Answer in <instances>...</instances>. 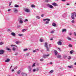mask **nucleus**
I'll return each mask as SVG.
<instances>
[{
    "label": "nucleus",
    "mask_w": 76,
    "mask_h": 76,
    "mask_svg": "<svg viewBox=\"0 0 76 76\" xmlns=\"http://www.w3.org/2000/svg\"><path fill=\"white\" fill-rule=\"evenodd\" d=\"M18 20L19 23L20 24H22L23 23V19L21 17H20L18 18Z\"/></svg>",
    "instance_id": "1"
},
{
    "label": "nucleus",
    "mask_w": 76,
    "mask_h": 76,
    "mask_svg": "<svg viewBox=\"0 0 76 76\" xmlns=\"http://www.w3.org/2000/svg\"><path fill=\"white\" fill-rule=\"evenodd\" d=\"M43 20L44 21H45L46 20H47V21H46V22L45 23V24H48L49 23V21H50V19L49 18H46L45 19H44Z\"/></svg>",
    "instance_id": "2"
},
{
    "label": "nucleus",
    "mask_w": 76,
    "mask_h": 76,
    "mask_svg": "<svg viewBox=\"0 0 76 76\" xmlns=\"http://www.w3.org/2000/svg\"><path fill=\"white\" fill-rule=\"evenodd\" d=\"M45 47L46 48V50L48 51H49V48H48V45H47V42H45Z\"/></svg>",
    "instance_id": "3"
},
{
    "label": "nucleus",
    "mask_w": 76,
    "mask_h": 76,
    "mask_svg": "<svg viewBox=\"0 0 76 76\" xmlns=\"http://www.w3.org/2000/svg\"><path fill=\"white\" fill-rule=\"evenodd\" d=\"M76 13V12H73L71 14L72 15L71 16V19H73V20H75V17H74V15H75V14Z\"/></svg>",
    "instance_id": "4"
},
{
    "label": "nucleus",
    "mask_w": 76,
    "mask_h": 76,
    "mask_svg": "<svg viewBox=\"0 0 76 76\" xmlns=\"http://www.w3.org/2000/svg\"><path fill=\"white\" fill-rule=\"evenodd\" d=\"M4 52H5V51L3 50H0V54L1 55L3 54L4 53Z\"/></svg>",
    "instance_id": "5"
},
{
    "label": "nucleus",
    "mask_w": 76,
    "mask_h": 76,
    "mask_svg": "<svg viewBox=\"0 0 76 76\" xmlns=\"http://www.w3.org/2000/svg\"><path fill=\"white\" fill-rule=\"evenodd\" d=\"M14 12L15 13H18V9L15 8L13 10Z\"/></svg>",
    "instance_id": "6"
},
{
    "label": "nucleus",
    "mask_w": 76,
    "mask_h": 76,
    "mask_svg": "<svg viewBox=\"0 0 76 76\" xmlns=\"http://www.w3.org/2000/svg\"><path fill=\"white\" fill-rule=\"evenodd\" d=\"M47 6L48 7H50V8L51 9H53V6L50 4H48L47 5Z\"/></svg>",
    "instance_id": "7"
},
{
    "label": "nucleus",
    "mask_w": 76,
    "mask_h": 76,
    "mask_svg": "<svg viewBox=\"0 0 76 76\" xmlns=\"http://www.w3.org/2000/svg\"><path fill=\"white\" fill-rule=\"evenodd\" d=\"M50 56V54H48V55H44L43 56V58H47V57H48V56Z\"/></svg>",
    "instance_id": "8"
},
{
    "label": "nucleus",
    "mask_w": 76,
    "mask_h": 76,
    "mask_svg": "<svg viewBox=\"0 0 76 76\" xmlns=\"http://www.w3.org/2000/svg\"><path fill=\"white\" fill-rule=\"evenodd\" d=\"M52 5H53V6H58V4H57L56 3H55V2H54L52 4Z\"/></svg>",
    "instance_id": "9"
},
{
    "label": "nucleus",
    "mask_w": 76,
    "mask_h": 76,
    "mask_svg": "<svg viewBox=\"0 0 76 76\" xmlns=\"http://www.w3.org/2000/svg\"><path fill=\"white\" fill-rule=\"evenodd\" d=\"M21 75L23 76H27V74L25 72H22L21 74Z\"/></svg>",
    "instance_id": "10"
},
{
    "label": "nucleus",
    "mask_w": 76,
    "mask_h": 76,
    "mask_svg": "<svg viewBox=\"0 0 76 76\" xmlns=\"http://www.w3.org/2000/svg\"><path fill=\"white\" fill-rule=\"evenodd\" d=\"M11 35H12V36H13V37H15V36H16V34L13 32L11 33Z\"/></svg>",
    "instance_id": "11"
},
{
    "label": "nucleus",
    "mask_w": 76,
    "mask_h": 76,
    "mask_svg": "<svg viewBox=\"0 0 76 76\" xmlns=\"http://www.w3.org/2000/svg\"><path fill=\"white\" fill-rule=\"evenodd\" d=\"M25 11L26 12H27V13L28 12H30V10H29V9H26L25 10Z\"/></svg>",
    "instance_id": "12"
},
{
    "label": "nucleus",
    "mask_w": 76,
    "mask_h": 76,
    "mask_svg": "<svg viewBox=\"0 0 76 76\" xmlns=\"http://www.w3.org/2000/svg\"><path fill=\"white\" fill-rule=\"evenodd\" d=\"M57 44L58 45H62V43L60 41H59V42H58Z\"/></svg>",
    "instance_id": "13"
},
{
    "label": "nucleus",
    "mask_w": 76,
    "mask_h": 76,
    "mask_svg": "<svg viewBox=\"0 0 76 76\" xmlns=\"http://www.w3.org/2000/svg\"><path fill=\"white\" fill-rule=\"evenodd\" d=\"M28 68L29 70V72H31V66H28Z\"/></svg>",
    "instance_id": "14"
},
{
    "label": "nucleus",
    "mask_w": 76,
    "mask_h": 76,
    "mask_svg": "<svg viewBox=\"0 0 76 76\" xmlns=\"http://www.w3.org/2000/svg\"><path fill=\"white\" fill-rule=\"evenodd\" d=\"M54 52L55 56H57V53H58V52H57V50H54Z\"/></svg>",
    "instance_id": "15"
},
{
    "label": "nucleus",
    "mask_w": 76,
    "mask_h": 76,
    "mask_svg": "<svg viewBox=\"0 0 76 76\" xmlns=\"http://www.w3.org/2000/svg\"><path fill=\"white\" fill-rule=\"evenodd\" d=\"M5 62H9L10 61V59L7 58L5 61Z\"/></svg>",
    "instance_id": "16"
},
{
    "label": "nucleus",
    "mask_w": 76,
    "mask_h": 76,
    "mask_svg": "<svg viewBox=\"0 0 76 76\" xmlns=\"http://www.w3.org/2000/svg\"><path fill=\"white\" fill-rule=\"evenodd\" d=\"M57 57L58 58H61V55H58L57 56Z\"/></svg>",
    "instance_id": "17"
},
{
    "label": "nucleus",
    "mask_w": 76,
    "mask_h": 76,
    "mask_svg": "<svg viewBox=\"0 0 76 76\" xmlns=\"http://www.w3.org/2000/svg\"><path fill=\"white\" fill-rule=\"evenodd\" d=\"M68 67H69L70 69H71L72 68H73V66L71 65V66H68Z\"/></svg>",
    "instance_id": "18"
},
{
    "label": "nucleus",
    "mask_w": 76,
    "mask_h": 76,
    "mask_svg": "<svg viewBox=\"0 0 76 76\" xmlns=\"http://www.w3.org/2000/svg\"><path fill=\"white\" fill-rule=\"evenodd\" d=\"M16 48L15 47H13L12 48V50L13 51H16Z\"/></svg>",
    "instance_id": "19"
},
{
    "label": "nucleus",
    "mask_w": 76,
    "mask_h": 76,
    "mask_svg": "<svg viewBox=\"0 0 76 76\" xmlns=\"http://www.w3.org/2000/svg\"><path fill=\"white\" fill-rule=\"evenodd\" d=\"M52 25L53 26L55 27L56 26V24L55 23H53Z\"/></svg>",
    "instance_id": "20"
},
{
    "label": "nucleus",
    "mask_w": 76,
    "mask_h": 76,
    "mask_svg": "<svg viewBox=\"0 0 76 76\" xmlns=\"http://www.w3.org/2000/svg\"><path fill=\"white\" fill-rule=\"evenodd\" d=\"M14 7H19V6L18 5V4H15L14 6Z\"/></svg>",
    "instance_id": "21"
},
{
    "label": "nucleus",
    "mask_w": 76,
    "mask_h": 76,
    "mask_svg": "<svg viewBox=\"0 0 76 76\" xmlns=\"http://www.w3.org/2000/svg\"><path fill=\"white\" fill-rule=\"evenodd\" d=\"M26 31V29H24L22 30V32H25Z\"/></svg>",
    "instance_id": "22"
},
{
    "label": "nucleus",
    "mask_w": 76,
    "mask_h": 76,
    "mask_svg": "<svg viewBox=\"0 0 76 76\" xmlns=\"http://www.w3.org/2000/svg\"><path fill=\"white\" fill-rule=\"evenodd\" d=\"M66 29H62V32H66Z\"/></svg>",
    "instance_id": "23"
},
{
    "label": "nucleus",
    "mask_w": 76,
    "mask_h": 76,
    "mask_svg": "<svg viewBox=\"0 0 76 76\" xmlns=\"http://www.w3.org/2000/svg\"><path fill=\"white\" fill-rule=\"evenodd\" d=\"M6 50H8V51H11V49L8 48H6Z\"/></svg>",
    "instance_id": "24"
},
{
    "label": "nucleus",
    "mask_w": 76,
    "mask_h": 76,
    "mask_svg": "<svg viewBox=\"0 0 76 76\" xmlns=\"http://www.w3.org/2000/svg\"><path fill=\"white\" fill-rule=\"evenodd\" d=\"M39 41L40 42H44V40L42 39H39Z\"/></svg>",
    "instance_id": "25"
},
{
    "label": "nucleus",
    "mask_w": 76,
    "mask_h": 76,
    "mask_svg": "<svg viewBox=\"0 0 76 76\" xmlns=\"http://www.w3.org/2000/svg\"><path fill=\"white\" fill-rule=\"evenodd\" d=\"M67 38L68 40H69V41H71L72 40V39L70 38V37H67Z\"/></svg>",
    "instance_id": "26"
},
{
    "label": "nucleus",
    "mask_w": 76,
    "mask_h": 76,
    "mask_svg": "<svg viewBox=\"0 0 76 76\" xmlns=\"http://www.w3.org/2000/svg\"><path fill=\"white\" fill-rule=\"evenodd\" d=\"M4 43H3V42H0V45H3Z\"/></svg>",
    "instance_id": "27"
},
{
    "label": "nucleus",
    "mask_w": 76,
    "mask_h": 76,
    "mask_svg": "<svg viewBox=\"0 0 76 76\" xmlns=\"http://www.w3.org/2000/svg\"><path fill=\"white\" fill-rule=\"evenodd\" d=\"M31 7L32 8L35 7V6L34 5V4H32L31 5Z\"/></svg>",
    "instance_id": "28"
},
{
    "label": "nucleus",
    "mask_w": 76,
    "mask_h": 76,
    "mask_svg": "<svg viewBox=\"0 0 76 76\" xmlns=\"http://www.w3.org/2000/svg\"><path fill=\"white\" fill-rule=\"evenodd\" d=\"M20 72H21V71L20 70H19L17 72V73L18 74H20Z\"/></svg>",
    "instance_id": "29"
},
{
    "label": "nucleus",
    "mask_w": 76,
    "mask_h": 76,
    "mask_svg": "<svg viewBox=\"0 0 76 76\" xmlns=\"http://www.w3.org/2000/svg\"><path fill=\"white\" fill-rule=\"evenodd\" d=\"M28 20H27V19H26L25 20L23 21V22H28Z\"/></svg>",
    "instance_id": "30"
},
{
    "label": "nucleus",
    "mask_w": 76,
    "mask_h": 76,
    "mask_svg": "<svg viewBox=\"0 0 76 76\" xmlns=\"http://www.w3.org/2000/svg\"><path fill=\"white\" fill-rule=\"evenodd\" d=\"M51 34H54V31L52 30L50 32Z\"/></svg>",
    "instance_id": "31"
},
{
    "label": "nucleus",
    "mask_w": 76,
    "mask_h": 76,
    "mask_svg": "<svg viewBox=\"0 0 76 76\" xmlns=\"http://www.w3.org/2000/svg\"><path fill=\"white\" fill-rule=\"evenodd\" d=\"M18 36H19L20 37H22V36H23V34H18Z\"/></svg>",
    "instance_id": "32"
},
{
    "label": "nucleus",
    "mask_w": 76,
    "mask_h": 76,
    "mask_svg": "<svg viewBox=\"0 0 76 76\" xmlns=\"http://www.w3.org/2000/svg\"><path fill=\"white\" fill-rule=\"evenodd\" d=\"M53 72H54V70H51L50 72H49L50 73H52Z\"/></svg>",
    "instance_id": "33"
},
{
    "label": "nucleus",
    "mask_w": 76,
    "mask_h": 76,
    "mask_svg": "<svg viewBox=\"0 0 76 76\" xmlns=\"http://www.w3.org/2000/svg\"><path fill=\"white\" fill-rule=\"evenodd\" d=\"M35 63L33 64L32 65V67H35Z\"/></svg>",
    "instance_id": "34"
},
{
    "label": "nucleus",
    "mask_w": 76,
    "mask_h": 76,
    "mask_svg": "<svg viewBox=\"0 0 76 76\" xmlns=\"http://www.w3.org/2000/svg\"><path fill=\"white\" fill-rule=\"evenodd\" d=\"M28 50V49L26 48V49H23V51H26Z\"/></svg>",
    "instance_id": "35"
},
{
    "label": "nucleus",
    "mask_w": 76,
    "mask_h": 76,
    "mask_svg": "<svg viewBox=\"0 0 76 76\" xmlns=\"http://www.w3.org/2000/svg\"><path fill=\"white\" fill-rule=\"evenodd\" d=\"M36 69H33V72H36Z\"/></svg>",
    "instance_id": "36"
},
{
    "label": "nucleus",
    "mask_w": 76,
    "mask_h": 76,
    "mask_svg": "<svg viewBox=\"0 0 76 76\" xmlns=\"http://www.w3.org/2000/svg\"><path fill=\"white\" fill-rule=\"evenodd\" d=\"M73 52H74V51L73 50H71L70 51V54H73Z\"/></svg>",
    "instance_id": "37"
},
{
    "label": "nucleus",
    "mask_w": 76,
    "mask_h": 76,
    "mask_svg": "<svg viewBox=\"0 0 76 76\" xmlns=\"http://www.w3.org/2000/svg\"><path fill=\"white\" fill-rule=\"evenodd\" d=\"M36 18H37V19H39L41 18H40V17L38 16H37L36 17Z\"/></svg>",
    "instance_id": "38"
},
{
    "label": "nucleus",
    "mask_w": 76,
    "mask_h": 76,
    "mask_svg": "<svg viewBox=\"0 0 76 76\" xmlns=\"http://www.w3.org/2000/svg\"><path fill=\"white\" fill-rule=\"evenodd\" d=\"M11 47H17L16 46H15V45H11Z\"/></svg>",
    "instance_id": "39"
},
{
    "label": "nucleus",
    "mask_w": 76,
    "mask_h": 76,
    "mask_svg": "<svg viewBox=\"0 0 76 76\" xmlns=\"http://www.w3.org/2000/svg\"><path fill=\"white\" fill-rule=\"evenodd\" d=\"M72 58V57H71V56H69L68 58V60H70Z\"/></svg>",
    "instance_id": "40"
},
{
    "label": "nucleus",
    "mask_w": 76,
    "mask_h": 76,
    "mask_svg": "<svg viewBox=\"0 0 76 76\" xmlns=\"http://www.w3.org/2000/svg\"><path fill=\"white\" fill-rule=\"evenodd\" d=\"M7 31H8V32H12V30H10V29H8L7 30Z\"/></svg>",
    "instance_id": "41"
},
{
    "label": "nucleus",
    "mask_w": 76,
    "mask_h": 76,
    "mask_svg": "<svg viewBox=\"0 0 76 76\" xmlns=\"http://www.w3.org/2000/svg\"><path fill=\"white\" fill-rule=\"evenodd\" d=\"M69 47H72V45L71 44H69Z\"/></svg>",
    "instance_id": "42"
},
{
    "label": "nucleus",
    "mask_w": 76,
    "mask_h": 76,
    "mask_svg": "<svg viewBox=\"0 0 76 76\" xmlns=\"http://www.w3.org/2000/svg\"><path fill=\"white\" fill-rule=\"evenodd\" d=\"M71 22L73 23H75V21H74V20H72V21Z\"/></svg>",
    "instance_id": "43"
},
{
    "label": "nucleus",
    "mask_w": 76,
    "mask_h": 76,
    "mask_svg": "<svg viewBox=\"0 0 76 76\" xmlns=\"http://www.w3.org/2000/svg\"><path fill=\"white\" fill-rule=\"evenodd\" d=\"M40 60L41 61H44V60L43 58H42V59H40Z\"/></svg>",
    "instance_id": "44"
},
{
    "label": "nucleus",
    "mask_w": 76,
    "mask_h": 76,
    "mask_svg": "<svg viewBox=\"0 0 76 76\" xmlns=\"http://www.w3.org/2000/svg\"><path fill=\"white\" fill-rule=\"evenodd\" d=\"M18 68V66H15V67L14 68V69H15V70H16L17 68Z\"/></svg>",
    "instance_id": "45"
},
{
    "label": "nucleus",
    "mask_w": 76,
    "mask_h": 76,
    "mask_svg": "<svg viewBox=\"0 0 76 76\" xmlns=\"http://www.w3.org/2000/svg\"><path fill=\"white\" fill-rule=\"evenodd\" d=\"M12 1L10 2V3H9V6H10V5H11V4H12Z\"/></svg>",
    "instance_id": "46"
},
{
    "label": "nucleus",
    "mask_w": 76,
    "mask_h": 76,
    "mask_svg": "<svg viewBox=\"0 0 76 76\" xmlns=\"http://www.w3.org/2000/svg\"><path fill=\"white\" fill-rule=\"evenodd\" d=\"M15 43L16 44H18L19 43V42H18V41H16V42H15Z\"/></svg>",
    "instance_id": "47"
},
{
    "label": "nucleus",
    "mask_w": 76,
    "mask_h": 76,
    "mask_svg": "<svg viewBox=\"0 0 76 76\" xmlns=\"http://www.w3.org/2000/svg\"><path fill=\"white\" fill-rule=\"evenodd\" d=\"M33 53H36L37 52V51L36 50H34L33 51Z\"/></svg>",
    "instance_id": "48"
},
{
    "label": "nucleus",
    "mask_w": 76,
    "mask_h": 76,
    "mask_svg": "<svg viewBox=\"0 0 76 76\" xmlns=\"http://www.w3.org/2000/svg\"><path fill=\"white\" fill-rule=\"evenodd\" d=\"M45 2H48V0H45Z\"/></svg>",
    "instance_id": "49"
},
{
    "label": "nucleus",
    "mask_w": 76,
    "mask_h": 76,
    "mask_svg": "<svg viewBox=\"0 0 76 76\" xmlns=\"http://www.w3.org/2000/svg\"><path fill=\"white\" fill-rule=\"evenodd\" d=\"M74 35H75V36H76V32H74Z\"/></svg>",
    "instance_id": "50"
},
{
    "label": "nucleus",
    "mask_w": 76,
    "mask_h": 76,
    "mask_svg": "<svg viewBox=\"0 0 76 76\" xmlns=\"http://www.w3.org/2000/svg\"><path fill=\"white\" fill-rule=\"evenodd\" d=\"M41 17H44V15L42 14L41 15Z\"/></svg>",
    "instance_id": "51"
},
{
    "label": "nucleus",
    "mask_w": 76,
    "mask_h": 76,
    "mask_svg": "<svg viewBox=\"0 0 76 76\" xmlns=\"http://www.w3.org/2000/svg\"><path fill=\"white\" fill-rule=\"evenodd\" d=\"M18 53H16L15 54V55L16 56H17V55H18Z\"/></svg>",
    "instance_id": "52"
},
{
    "label": "nucleus",
    "mask_w": 76,
    "mask_h": 76,
    "mask_svg": "<svg viewBox=\"0 0 76 76\" xmlns=\"http://www.w3.org/2000/svg\"><path fill=\"white\" fill-rule=\"evenodd\" d=\"M17 27H18V28H20V27H21V26H17Z\"/></svg>",
    "instance_id": "53"
},
{
    "label": "nucleus",
    "mask_w": 76,
    "mask_h": 76,
    "mask_svg": "<svg viewBox=\"0 0 76 76\" xmlns=\"http://www.w3.org/2000/svg\"><path fill=\"white\" fill-rule=\"evenodd\" d=\"M12 72H14V69H12Z\"/></svg>",
    "instance_id": "54"
},
{
    "label": "nucleus",
    "mask_w": 76,
    "mask_h": 76,
    "mask_svg": "<svg viewBox=\"0 0 76 76\" xmlns=\"http://www.w3.org/2000/svg\"><path fill=\"white\" fill-rule=\"evenodd\" d=\"M29 56V54L27 53L26 55V56Z\"/></svg>",
    "instance_id": "55"
},
{
    "label": "nucleus",
    "mask_w": 76,
    "mask_h": 76,
    "mask_svg": "<svg viewBox=\"0 0 76 76\" xmlns=\"http://www.w3.org/2000/svg\"><path fill=\"white\" fill-rule=\"evenodd\" d=\"M66 5H70V4H69V3H67V4H66Z\"/></svg>",
    "instance_id": "56"
},
{
    "label": "nucleus",
    "mask_w": 76,
    "mask_h": 76,
    "mask_svg": "<svg viewBox=\"0 0 76 76\" xmlns=\"http://www.w3.org/2000/svg\"><path fill=\"white\" fill-rule=\"evenodd\" d=\"M64 58H66V57H67V56H65L64 55Z\"/></svg>",
    "instance_id": "57"
},
{
    "label": "nucleus",
    "mask_w": 76,
    "mask_h": 76,
    "mask_svg": "<svg viewBox=\"0 0 76 76\" xmlns=\"http://www.w3.org/2000/svg\"><path fill=\"white\" fill-rule=\"evenodd\" d=\"M10 10H11L10 9H9V10H8V12H10Z\"/></svg>",
    "instance_id": "58"
},
{
    "label": "nucleus",
    "mask_w": 76,
    "mask_h": 76,
    "mask_svg": "<svg viewBox=\"0 0 76 76\" xmlns=\"http://www.w3.org/2000/svg\"><path fill=\"white\" fill-rule=\"evenodd\" d=\"M62 1H66V0H62Z\"/></svg>",
    "instance_id": "59"
},
{
    "label": "nucleus",
    "mask_w": 76,
    "mask_h": 76,
    "mask_svg": "<svg viewBox=\"0 0 76 76\" xmlns=\"http://www.w3.org/2000/svg\"><path fill=\"white\" fill-rule=\"evenodd\" d=\"M12 66H11L10 68V69H12Z\"/></svg>",
    "instance_id": "60"
},
{
    "label": "nucleus",
    "mask_w": 76,
    "mask_h": 76,
    "mask_svg": "<svg viewBox=\"0 0 76 76\" xmlns=\"http://www.w3.org/2000/svg\"><path fill=\"white\" fill-rule=\"evenodd\" d=\"M69 35H72V33H69Z\"/></svg>",
    "instance_id": "61"
},
{
    "label": "nucleus",
    "mask_w": 76,
    "mask_h": 76,
    "mask_svg": "<svg viewBox=\"0 0 76 76\" xmlns=\"http://www.w3.org/2000/svg\"><path fill=\"white\" fill-rule=\"evenodd\" d=\"M58 50H59V51H60V48H58Z\"/></svg>",
    "instance_id": "62"
},
{
    "label": "nucleus",
    "mask_w": 76,
    "mask_h": 76,
    "mask_svg": "<svg viewBox=\"0 0 76 76\" xmlns=\"http://www.w3.org/2000/svg\"><path fill=\"white\" fill-rule=\"evenodd\" d=\"M53 38H51L50 39V40H53Z\"/></svg>",
    "instance_id": "63"
},
{
    "label": "nucleus",
    "mask_w": 76,
    "mask_h": 76,
    "mask_svg": "<svg viewBox=\"0 0 76 76\" xmlns=\"http://www.w3.org/2000/svg\"><path fill=\"white\" fill-rule=\"evenodd\" d=\"M74 65H75L76 66V62L75 63Z\"/></svg>",
    "instance_id": "64"
}]
</instances>
